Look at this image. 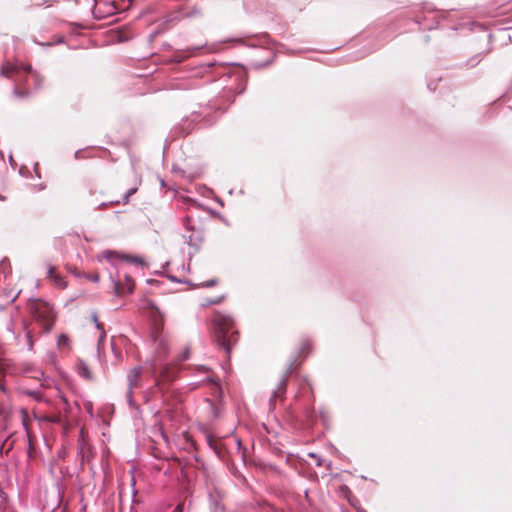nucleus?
I'll use <instances>...</instances> for the list:
<instances>
[{"label":"nucleus","instance_id":"nucleus-15","mask_svg":"<svg viewBox=\"0 0 512 512\" xmlns=\"http://www.w3.org/2000/svg\"><path fill=\"white\" fill-rule=\"evenodd\" d=\"M193 53L190 49L186 50L183 52V55L182 56H177V61H182L183 59L187 58V57H190L192 56Z\"/></svg>","mask_w":512,"mask_h":512},{"label":"nucleus","instance_id":"nucleus-12","mask_svg":"<svg viewBox=\"0 0 512 512\" xmlns=\"http://www.w3.org/2000/svg\"><path fill=\"white\" fill-rule=\"evenodd\" d=\"M57 344L60 348H69L70 340L66 335L62 334L58 337Z\"/></svg>","mask_w":512,"mask_h":512},{"label":"nucleus","instance_id":"nucleus-11","mask_svg":"<svg viewBox=\"0 0 512 512\" xmlns=\"http://www.w3.org/2000/svg\"><path fill=\"white\" fill-rule=\"evenodd\" d=\"M77 372L81 377H83L85 379H88V380L92 379L91 371H90L89 367L83 361L78 362Z\"/></svg>","mask_w":512,"mask_h":512},{"label":"nucleus","instance_id":"nucleus-5","mask_svg":"<svg viewBox=\"0 0 512 512\" xmlns=\"http://www.w3.org/2000/svg\"><path fill=\"white\" fill-rule=\"evenodd\" d=\"M111 279L114 283V289L116 294L122 295L125 293H131L133 291L134 281L130 276L125 275V283H122L120 279L116 280L112 274Z\"/></svg>","mask_w":512,"mask_h":512},{"label":"nucleus","instance_id":"nucleus-9","mask_svg":"<svg viewBox=\"0 0 512 512\" xmlns=\"http://www.w3.org/2000/svg\"><path fill=\"white\" fill-rule=\"evenodd\" d=\"M289 375L290 370H287L286 373L283 375L282 379L280 380L276 390L273 392L271 401L275 400L278 397H282V395L285 393Z\"/></svg>","mask_w":512,"mask_h":512},{"label":"nucleus","instance_id":"nucleus-19","mask_svg":"<svg viewBox=\"0 0 512 512\" xmlns=\"http://www.w3.org/2000/svg\"><path fill=\"white\" fill-rule=\"evenodd\" d=\"M90 279L93 281V282H98L99 281V276L97 274L93 275L90 277Z\"/></svg>","mask_w":512,"mask_h":512},{"label":"nucleus","instance_id":"nucleus-21","mask_svg":"<svg viewBox=\"0 0 512 512\" xmlns=\"http://www.w3.org/2000/svg\"><path fill=\"white\" fill-rule=\"evenodd\" d=\"M206 380H207V381H212L213 379H212V377H211V376H207V377H206Z\"/></svg>","mask_w":512,"mask_h":512},{"label":"nucleus","instance_id":"nucleus-10","mask_svg":"<svg viewBox=\"0 0 512 512\" xmlns=\"http://www.w3.org/2000/svg\"><path fill=\"white\" fill-rule=\"evenodd\" d=\"M47 276L49 279H51L54 282V284L57 287H59V288L66 287L65 280L61 276H59L55 273V269L53 266H49L48 271H47Z\"/></svg>","mask_w":512,"mask_h":512},{"label":"nucleus","instance_id":"nucleus-18","mask_svg":"<svg viewBox=\"0 0 512 512\" xmlns=\"http://www.w3.org/2000/svg\"><path fill=\"white\" fill-rule=\"evenodd\" d=\"M27 339H28V346H29V349H32L33 342H32L31 336H30L29 334L27 335Z\"/></svg>","mask_w":512,"mask_h":512},{"label":"nucleus","instance_id":"nucleus-1","mask_svg":"<svg viewBox=\"0 0 512 512\" xmlns=\"http://www.w3.org/2000/svg\"><path fill=\"white\" fill-rule=\"evenodd\" d=\"M213 324L217 343L229 353L232 344L237 341V333L233 330V320L230 316L216 314Z\"/></svg>","mask_w":512,"mask_h":512},{"label":"nucleus","instance_id":"nucleus-13","mask_svg":"<svg viewBox=\"0 0 512 512\" xmlns=\"http://www.w3.org/2000/svg\"><path fill=\"white\" fill-rule=\"evenodd\" d=\"M102 256L108 261H113L114 257L116 256V253L113 251H104L102 253Z\"/></svg>","mask_w":512,"mask_h":512},{"label":"nucleus","instance_id":"nucleus-20","mask_svg":"<svg viewBox=\"0 0 512 512\" xmlns=\"http://www.w3.org/2000/svg\"><path fill=\"white\" fill-rule=\"evenodd\" d=\"M215 284V280H210L206 283V286H213Z\"/></svg>","mask_w":512,"mask_h":512},{"label":"nucleus","instance_id":"nucleus-8","mask_svg":"<svg viewBox=\"0 0 512 512\" xmlns=\"http://www.w3.org/2000/svg\"><path fill=\"white\" fill-rule=\"evenodd\" d=\"M91 318H92V321L95 323L96 328L99 331L97 350H98V353L100 354L101 350H102V344H103V342H104V340L106 338V332H105V330L103 328V325L98 321V317H97L96 313H93L91 315Z\"/></svg>","mask_w":512,"mask_h":512},{"label":"nucleus","instance_id":"nucleus-7","mask_svg":"<svg viewBox=\"0 0 512 512\" xmlns=\"http://www.w3.org/2000/svg\"><path fill=\"white\" fill-rule=\"evenodd\" d=\"M43 308H44V312L37 314V317L44 318V325L46 327V330L49 331L54 322V313H53L52 308L47 304H44Z\"/></svg>","mask_w":512,"mask_h":512},{"label":"nucleus","instance_id":"nucleus-2","mask_svg":"<svg viewBox=\"0 0 512 512\" xmlns=\"http://www.w3.org/2000/svg\"><path fill=\"white\" fill-rule=\"evenodd\" d=\"M20 70L29 73V76L33 80L36 89H39L41 87L43 79L36 71L32 69L30 65H17L8 63L1 68V74L7 78L15 79L14 77L20 76Z\"/></svg>","mask_w":512,"mask_h":512},{"label":"nucleus","instance_id":"nucleus-3","mask_svg":"<svg viewBox=\"0 0 512 512\" xmlns=\"http://www.w3.org/2000/svg\"><path fill=\"white\" fill-rule=\"evenodd\" d=\"M153 341L155 344L156 359L152 361L151 369H152V373L156 374L159 370V368H158L159 362L169 352V345H168L167 338L165 336H163L162 334H158V332H155L153 334Z\"/></svg>","mask_w":512,"mask_h":512},{"label":"nucleus","instance_id":"nucleus-4","mask_svg":"<svg viewBox=\"0 0 512 512\" xmlns=\"http://www.w3.org/2000/svg\"><path fill=\"white\" fill-rule=\"evenodd\" d=\"M142 367L136 366L127 374L128 389L126 393L127 402L130 406H134L133 391L140 387Z\"/></svg>","mask_w":512,"mask_h":512},{"label":"nucleus","instance_id":"nucleus-14","mask_svg":"<svg viewBox=\"0 0 512 512\" xmlns=\"http://www.w3.org/2000/svg\"><path fill=\"white\" fill-rule=\"evenodd\" d=\"M190 353V349L187 347L184 352L178 357V361H185L188 359Z\"/></svg>","mask_w":512,"mask_h":512},{"label":"nucleus","instance_id":"nucleus-17","mask_svg":"<svg viewBox=\"0 0 512 512\" xmlns=\"http://www.w3.org/2000/svg\"><path fill=\"white\" fill-rule=\"evenodd\" d=\"M128 261L132 262V263H136V264H142L143 261L138 258V257H127L126 258Z\"/></svg>","mask_w":512,"mask_h":512},{"label":"nucleus","instance_id":"nucleus-6","mask_svg":"<svg viewBox=\"0 0 512 512\" xmlns=\"http://www.w3.org/2000/svg\"><path fill=\"white\" fill-rule=\"evenodd\" d=\"M22 73H26L28 74L27 72H24L23 70H20V76L19 77H15L14 81H15V88L13 90V94L17 97V98H24V97H28L30 95V92L27 90V89H22L20 86H21V83L24 81V82H27V79H23L22 78Z\"/></svg>","mask_w":512,"mask_h":512},{"label":"nucleus","instance_id":"nucleus-16","mask_svg":"<svg viewBox=\"0 0 512 512\" xmlns=\"http://www.w3.org/2000/svg\"><path fill=\"white\" fill-rule=\"evenodd\" d=\"M136 191H137V189H136V188H131V189H129V190L127 191V193L125 194V196H124V203H127V202H128V200H129V197H130V196H132L133 194H135V193H136Z\"/></svg>","mask_w":512,"mask_h":512}]
</instances>
